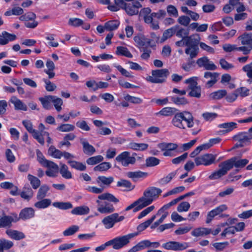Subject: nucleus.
Here are the masks:
<instances>
[{
    "mask_svg": "<svg viewBox=\"0 0 252 252\" xmlns=\"http://www.w3.org/2000/svg\"><path fill=\"white\" fill-rule=\"evenodd\" d=\"M189 128L193 127L195 124L199 125L198 120H193V117L192 114L188 111H183L181 112H176L171 121V124L175 127L180 129H186L185 124Z\"/></svg>",
    "mask_w": 252,
    "mask_h": 252,
    "instance_id": "1",
    "label": "nucleus"
},
{
    "mask_svg": "<svg viewBox=\"0 0 252 252\" xmlns=\"http://www.w3.org/2000/svg\"><path fill=\"white\" fill-rule=\"evenodd\" d=\"M98 199L96 200L97 204V211L101 214H110L115 211L113 205L107 202L102 204L100 200H106L110 202L117 203L119 200L114 195L108 192L104 193L99 195Z\"/></svg>",
    "mask_w": 252,
    "mask_h": 252,
    "instance_id": "2",
    "label": "nucleus"
},
{
    "mask_svg": "<svg viewBox=\"0 0 252 252\" xmlns=\"http://www.w3.org/2000/svg\"><path fill=\"white\" fill-rule=\"evenodd\" d=\"M162 190L159 188L151 187L147 188L143 192V196L139 198L141 204L139 208H144L151 204L158 197Z\"/></svg>",
    "mask_w": 252,
    "mask_h": 252,
    "instance_id": "3",
    "label": "nucleus"
},
{
    "mask_svg": "<svg viewBox=\"0 0 252 252\" xmlns=\"http://www.w3.org/2000/svg\"><path fill=\"white\" fill-rule=\"evenodd\" d=\"M200 37L198 34H195V36L192 40H189L187 42V48L185 49V53L189 56V58L193 59L195 58L199 53V42Z\"/></svg>",
    "mask_w": 252,
    "mask_h": 252,
    "instance_id": "4",
    "label": "nucleus"
},
{
    "mask_svg": "<svg viewBox=\"0 0 252 252\" xmlns=\"http://www.w3.org/2000/svg\"><path fill=\"white\" fill-rule=\"evenodd\" d=\"M137 235V233H130L123 236L116 237L108 242L110 246L112 245L114 249L119 250L128 244L130 239Z\"/></svg>",
    "mask_w": 252,
    "mask_h": 252,
    "instance_id": "5",
    "label": "nucleus"
},
{
    "mask_svg": "<svg viewBox=\"0 0 252 252\" xmlns=\"http://www.w3.org/2000/svg\"><path fill=\"white\" fill-rule=\"evenodd\" d=\"M169 74L167 69H157L152 71V76H149L147 80L153 83H162L165 82V78Z\"/></svg>",
    "mask_w": 252,
    "mask_h": 252,
    "instance_id": "6",
    "label": "nucleus"
},
{
    "mask_svg": "<svg viewBox=\"0 0 252 252\" xmlns=\"http://www.w3.org/2000/svg\"><path fill=\"white\" fill-rule=\"evenodd\" d=\"M125 219L124 216H120L118 213H114L104 217L101 222L104 227L109 229L113 227L116 223L123 221Z\"/></svg>",
    "mask_w": 252,
    "mask_h": 252,
    "instance_id": "7",
    "label": "nucleus"
},
{
    "mask_svg": "<svg viewBox=\"0 0 252 252\" xmlns=\"http://www.w3.org/2000/svg\"><path fill=\"white\" fill-rule=\"evenodd\" d=\"M216 157L217 155L206 154L195 158L194 161L196 166L200 165L208 166L215 162Z\"/></svg>",
    "mask_w": 252,
    "mask_h": 252,
    "instance_id": "8",
    "label": "nucleus"
},
{
    "mask_svg": "<svg viewBox=\"0 0 252 252\" xmlns=\"http://www.w3.org/2000/svg\"><path fill=\"white\" fill-rule=\"evenodd\" d=\"M162 248L167 250L180 251L187 249L189 246L186 242L180 243L177 241H169L162 245Z\"/></svg>",
    "mask_w": 252,
    "mask_h": 252,
    "instance_id": "9",
    "label": "nucleus"
},
{
    "mask_svg": "<svg viewBox=\"0 0 252 252\" xmlns=\"http://www.w3.org/2000/svg\"><path fill=\"white\" fill-rule=\"evenodd\" d=\"M13 215L15 217V221H17L20 219L25 220L33 218L35 215V211L32 207H27L20 211L19 217L16 214H13Z\"/></svg>",
    "mask_w": 252,
    "mask_h": 252,
    "instance_id": "10",
    "label": "nucleus"
},
{
    "mask_svg": "<svg viewBox=\"0 0 252 252\" xmlns=\"http://www.w3.org/2000/svg\"><path fill=\"white\" fill-rule=\"evenodd\" d=\"M220 169L213 172L209 176L210 180H217L226 175L230 169L226 163V161L220 163L219 165Z\"/></svg>",
    "mask_w": 252,
    "mask_h": 252,
    "instance_id": "11",
    "label": "nucleus"
},
{
    "mask_svg": "<svg viewBox=\"0 0 252 252\" xmlns=\"http://www.w3.org/2000/svg\"><path fill=\"white\" fill-rule=\"evenodd\" d=\"M116 160L124 166H127L129 164H133L136 161L135 158L130 157V153L126 151L119 155L116 158Z\"/></svg>",
    "mask_w": 252,
    "mask_h": 252,
    "instance_id": "12",
    "label": "nucleus"
},
{
    "mask_svg": "<svg viewBox=\"0 0 252 252\" xmlns=\"http://www.w3.org/2000/svg\"><path fill=\"white\" fill-rule=\"evenodd\" d=\"M225 161L230 170L233 167L237 168H243L247 164H248L249 162V160L246 158L240 159L236 157H233Z\"/></svg>",
    "mask_w": 252,
    "mask_h": 252,
    "instance_id": "13",
    "label": "nucleus"
},
{
    "mask_svg": "<svg viewBox=\"0 0 252 252\" xmlns=\"http://www.w3.org/2000/svg\"><path fill=\"white\" fill-rule=\"evenodd\" d=\"M142 7L141 3L137 1H133L126 3L124 9L126 12L129 16L136 15L139 13V9Z\"/></svg>",
    "mask_w": 252,
    "mask_h": 252,
    "instance_id": "14",
    "label": "nucleus"
},
{
    "mask_svg": "<svg viewBox=\"0 0 252 252\" xmlns=\"http://www.w3.org/2000/svg\"><path fill=\"white\" fill-rule=\"evenodd\" d=\"M196 64L199 67H203L206 70H215L217 66L210 61L208 57L204 56L197 60Z\"/></svg>",
    "mask_w": 252,
    "mask_h": 252,
    "instance_id": "15",
    "label": "nucleus"
},
{
    "mask_svg": "<svg viewBox=\"0 0 252 252\" xmlns=\"http://www.w3.org/2000/svg\"><path fill=\"white\" fill-rule=\"evenodd\" d=\"M233 139L235 141L242 143L244 145H248L251 143L252 134L249 132H241L234 135Z\"/></svg>",
    "mask_w": 252,
    "mask_h": 252,
    "instance_id": "16",
    "label": "nucleus"
},
{
    "mask_svg": "<svg viewBox=\"0 0 252 252\" xmlns=\"http://www.w3.org/2000/svg\"><path fill=\"white\" fill-rule=\"evenodd\" d=\"M27 22L25 23V26L28 28L34 29L36 28L38 23L35 21L36 14L32 12H28L25 13Z\"/></svg>",
    "mask_w": 252,
    "mask_h": 252,
    "instance_id": "17",
    "label": "nucleus"
},
{
    "mask_svg": "<svg viewBox=\"0 0 252 252\" xmlns=\"http://www.w3.org/2000/svg\"><path fill=\"white\" fill-rule=\"evenodd\" d=\"M10 102L14 105L15 110L23 111L28 110L27 105L15 96H12L11 97Z\"/></svg>",
    "mask_w": 252,
    "mask_h": 252,
    "instance_id": "18",
    "label": "nucleus"
},
{
    "mask_svg": "<svg viewBox=\"0 0 252 252\" xmlns=\"http://www.w3.org/2000/svg\"><path fill=\"white\" fill-rule=\"evenodd\" d=\"M114 179L112 176L106 177L104 176H99L96 179V182L100 187H110V185L114 182Z\"/></svg>",
    "mask_w": 252,
    "mask_h": 252,
    "instance_id": "19",
    "label": "nucleus"
},
{
    "mask_svg": "<svg viewBox=\"0 0 252 252\" xmlns=\"http://www.w3.org/2000/svg\"><path fill=\"white\" fill-rule=\"evenodd\" d=\"M80 141L83 146V151L85 154L91 156L95 152V148L89 143L86 139L80 138Z\"/></svg>",
    "mask_w": 252,
    "mask_h": 252,
    "instance_id": "20",
    "label": "nucleus"
},
{
    "mask_svg": "<svg viewBox=\"0 0 252 252\" xmlns=\"http://www.w3.org/2000/svg\"><path fill=\"white\" fill-rule=\"evenodd\" d=\"M16 39V36L14 34L10 33L6 31H3L0 34V45H4Z\"/></svg>",
    "mask_w": 252,
    "mask_h": 252,
    "instance_id": "21",
    "label": "nucleus"
},
{
    "mask_svg": "<svg viewBox=\"0 0 252 252\" xmlns=\"http://www.w3.org/2000/svg\"><path fill=\"white\" fill-rule=\"evenodd\" d=\"M134 41L137 45L141 47H143L146 45H149L151 47L154 46V45L151 44L152 40L147 38L144 35H138L134 37Z\"/></svg>",
    "mask_w": 252,
    "mask_h": 252,
    "instance_id": "22",
    "label": "nucleus"
},
{
    "mask_svg": "<svg viewBox=\"0 0 252 252\" xmlns=\"http://www.w3.org/2000/svg\"><path fill=\"white\" fill-rule=\"evenodd\" d=\"M34 192L29 185H26L21 192L20 196L24 200L29 201L33 196Z\"/></svg>",
    "mask_w": 252,
    "mask_h": 252,
    "instance_id": "23",
    "label": "nucleus"
},
{
    "mask_svg": "<svg viewBox=\"0 0 252 252\" xmlns=\"http://www.w3.org/2000/svg\"><path fill=\"white\" fill-rule=\"evenodd\" d=\"M152 243L149 240H143L140 241L136 245L129 250L128 252H137L141 250H144L147 248L151 247Z\"/></svg>",
    "mask_w": 252,
    "mask_h": 252,
    "instance_id": "24",
    "label": "nucleus"
},
{
    "mask_svg": "<svg viewBox=\"0 0 252 252\" xmlns=\"http://www.w3.org/2000/svg\"><path fill=\"white\" fill-rule=\"evenodd\" d=\"M219 74L216 72H205L204 74V77L206 79H210L207 82L206 85L208 87H211L213 86L217 81V78Z\"/></svg>",
    "mask_w": 252,
    "mask_h": 252,
    "instance_id": "25",
    "label": "nucleus"
},
{
    "mask_svg": "<svg viewBox=\"0 0 252 252\" xmlns=\"http://www.w3.org/2000/svg\"><path fill=\"white\" fill-rule=\"evenodd\" d=\"M243 45L251 47L252 48V33L245 32L238 37Z\"/></svg>",
    "mask_w": 252,
    "mask_h": 252,
    "instance_id": "26",
    "label": "nucleus"
},
{
    "mask_svg": "<svg viewBox=\"0 0 252 252\" xmlns=\"http://www.w3.org/2000/svg\"><path fill=\"white\" fill-rule=\"evenodd\" d=\"M179 28L178 25H175L169 29L166 30L163 33L161 38L160 42L162 43L166 41L167 39L172 37L176 32Z\"/></svg>",
    "mask_w": 252,
    "mask_h": 252,
    "instance_id": "27",
    "label": "nucleus"
},
{
    "mask_svg": "<svg viewBox=\"0 0 252 252\" xmlns=\"http://www.w3.org/2000/svg\"><path fill=\"white\" fill-rule=\"evenodd\" d=\"M12 222H15L13 214L12 216H4L0 218V228L10 227Z\"/></svg>",
    "mask_w": 252,
    "mask_h": 252,
    "instance_id": "28",
    "label": "nucleus"
},
{
    "mask_svg": "<svg viewBox=\"0 0 252 252\" xmlns=\"http://www.w3.org/2000/svg\"><path fill=\"white\" fill-rule=\"evenodd\" d=\"M237 124L231 122L228 123H224L218 125V127L220 128H223L224 130L222 131L223 133L229 132L234 129L237 128Z\"/></svg>",
    "mask_w": 252,
    "mask_h": 252,
    "instance_id": "29",
    "label": "nucleus"
},
{
    "mask_svg": "<svg viewBox=\"0 0 252 252\" xmlns=\"http://www.w3.org/2000/svg\"><path fill=\"white\" fill-rule=\"evenodd\" d=\"M178 110L173 107H166L162 108L160 111L158 112L156 115L164 117H169L174 115Z\"/></svg>",
    "mask_w": 252,
    "mask_h": 252,
    "instance_id": "30",
    "label": "nucleus"
},
{
    "mask_svg": "<svg viewBox=\"0 0 252 252\" xmlns=\"http://www.w3.org/2000/svg\"><path fill=\"white\" fill-rule=\"evenodd\" d=\"M6 233L12 239L16 240H20L25 238V235L23 232L17 230L8 229L6 231Z\"/></svg>",
    "mask_w": 252,
    "mask_h": 252,
    "instance_id": "31",
    "label": "nucleus"
},
{
    "mask_svg": "<svg viewBox=\"0 0 252 252\" xmlns=\"http://www.w3.org/2000/svg\"><path fill=\"white\" fill-rule=\"evenodd\" d=\"M60 168L59 171L63 178L66 179H70L72 178V174L71 172L68 170V166L63 163H60Z\"/></svg>",
    "mask_w": 252,
    "mask_h": 252,
    "instance_id": "32",
    "label": "nucleus"
},
{
    "mask_svg": "<svg viewBox=\"0 0 252 252\" xmlns=\"http://www.w3.org/2000/svg\"><path fill=\"white\" fill-rule=\"evenodd\" d=\"M151 12V9L149 7L142 8L140 11V16L143 17L145 23L152 22V16Z\"/></svg>",
    "mask_w": 252,
    "mask_h": 252,
    "instance_id": "33",
    "label": "nucleus"
},
{
    "mask_svg": "<svg viewBox=\"0 0 252 252\" xmlns=\"http://www.w3.org/2000/svg\"><path fill=\"white\" fill-rule=\"evenodd\" d=\"M89 208L87 206H81L74 208L71 211V213L75 215H85L89 214Z\"/></svg>",
    "mask_w": 252,
    "mask_h": 252,
    "instance_id": "34",
    "label": "nucleus"
},
{
    "mask_svg": "<svg viewBox=\"0 0 252 252\" xmlns=\"http://www.w3.org/2000/svg\"><path fill=\"white\" fill-rule=\"evenodd\" d=\"M211 232V229L204 227H199L194 229L191 232V235L195 237H199L208 235Z\"/></svg>",
    "mask_w": 252,
    "mask_h": 252,
    "instance_id": "35",
    "label": "nucleus"
},
{
    "mask_svg": "<svg viewBox=\"0 0 252 252\" xmlns=\"http://www.w3.org/2000/svg\"><path fill=\"white\" fill-rule=\"evenodd\" d=\"M67 163L71 168L77 170L83 171L86 169V166L85 164L76 160H69L67 161Z\"/></svg>",
    "mask_w": 252,
    "mask_h": 252,
    "instance_id": "36",
    "label": "nucleus"
},
{
    "mask_svg": "<svg viewBox=\"0 0 252 252\" xmlns=\"http://www.w3.org/2000/svg\"><path fill=\"white\" fill-rule=\"evenodd\" d=\"M52 95H46L43 97H40L39 100L44 109L49 110L52 107L50 103L52 102Z\"/></svg>",
    "mask_w": 252,
    "mask_h": 252,
    "instance_id": "37",
    "label": "nucleus"
},
{
    "mask_svg": "<svg viewBox=\"0 0 252 252\" xmlns=\"http://www.w3.org/2000/svg\"><path fill=\"white\" fill-rule=\"evenodd\" d=\"M158 147L161 150L173 151L176 150L178 145L173 143H161L158 144Z\"/></svg>",
    "mask_w": 252,
    "mask_h": 252,
    "instance_id": "38",
    "label": "nucleus"
},
{
    "mask_svg": "<svg viewBox=\"0 0 252 252\" xmlns=\"http://www.w3.org/2000/svg\"><path fill=\"white\" fill-rule=\"evenodd\" d=\"M147 173L142 172L141 171L128 172L127 173V177L129 178H131L133 181H136L138 178L145 177L147 176Z\"/></svg>",
    "mask_w": 252,
    "mask_h": 252,
    "instance_id": "39",
    "label": "nucleus"
},
{
    "mask_svg": "<svg viewBox=\"0 0 252 252\" xmlns=\"http://www.w3.org/2000/svg\"><path fill=\"white\" fill-rule=\"evenodd\" d=\"M49 190V187L46 185L41 186L38 190L36 195V198L38 200H40L44 198L46 196L47 193Z\"/></svg>",
    "mask_w": 252,
    "mask_h": 252,
    "instance_id": "40",
    "label": "nucleus"
},
{
    "mask_svg": "<svg viewBox=\"0 0 252 252\" xmlns=\"http://www.w3.org/2000/svg\"><path fill=\"white\" fill-rule=\"evenodd\" d=\"M116 53L118 55H122L129 58L133 57L131 53L128 51V49L123 46H118Z\"/></svg>",
    "mask_w": 252,
    "mask_h": 252,
    "instance_id": "41",
    "label": "nucleus"
},
{
    "mask_svg": "<svg viewBox=\"0 0 252 252\" xmlns=\"http://www.w3.org/2000/svg\"><path fill=\"white\" fill-rule=\"evenodd\" d=\"M36 202L34 206L38 209H45L49 207L51 204V200L50 199H42Z\"/></svg>",
    "mask_w": 252,
    "mask_h": 252,
    "instance_id": "42",
    "label": "nucleus"
},
{
    "mask_svg": "<svg viewBox=\"0 0 252 252\" xmlns=\"http://www.w3.org/2000/svg\"><path fill=\"white\" fill-rule=\"evenodd\" d=\"M177 172V170L171 172L166 176L161 178L158 181L159 184L161 185H164L169 183L172 179L175 177Z\"/></svg>",
    "mask_w": 252,
    "mask_h": 252,
    "instance_id": "43",
    "label": "nucleus"
},
{
    "mask_svg": "<svg viewBox=\"0 0 252 252\" xmlns=\"http://www.w3.org/2000/svg\"><path fill=\"white\" fill-rule=\"evenodd\" d=\"M63 153L61 151L57 149L54 146H51L48 149V153L52 157L60 159L63 156Z\"/></svg>",
    "mask_w": 252,
    "mask_h": 252,
    "instance_id": "44",
    "label": "nucleus"
},
{
    "mask_svg": "<svg viewBox=\"0 0 252 252\" xmlns=\"http://www.w3.org/2000/svg\"><path fill=\"white\" fill-rule=\"evenodd\" d=\"M28 179L33 189H37L40 187L41 184L40 181L35 176L29 174L28 175Z\"/></svg>",
    "mask_w": 252,
    "mask_h": 252,
    "instance_id": "45",
    "label": "nucleus"
},
{
    "mask_svg": "<svg viewBox=\"0 0 252 252\" xmlns=\"http://www.w3.org/2000/svg\"><path fill=\"white\" fill-rule=\"evenodd\" d=\"M120 22L117 20L109 21L105 23V28L108 31H112L118 29Z\"/></svg>",
    "mask_w": 252,
    "mask_h": 252,
    "instance_id": "46",
    "label": "nucleus"
},
{
    "mask_svg": "<svg viewBox=\"0 0 252 252\" xmlns=\"http://www.w3.org/2000/svg\"><path fill=\"white\" fill-rule=\"evenodd\" d=\"M24 13L23 9L20 7H14L11 10H8L4 13V15L9 16L13 15H21Z\"/></svg>",
    "mask_w": 252,
    "mask_h": 252,
    "instance_id": "47",
    "label": "nucleus"
},
{
    "mask_svg": "<svg viewBox=\"0 0 252 252\" xmlns=\"http://www.w3.org/2000/svg\"><path fill=\"white\" fill-rule=\"evenodd\" d=\"M227 92L225 90H220L217 91L213 92L210 95V97L212 99H220L225 96Z\"/></svg>",
    "mask_w": 252,
    "mask_h": 252,
    "instance_id": "48",
    "label": "nucleus"
},
{
    "mask_svg": "<svg viewBox=\"0 0 252 252\" xmlns=\"http://www.w3.org/2000/svg\"><path fill=\"white\" fill-rule=\"evenodd\" d=\"M111 167V164L108 162H103L98 165L95 166L94 168L95 171H106Z\"/></svg>",
    "mask_w": 252,
    "mask_h": 252,
    "instance_id": "49",
    "label": "nucleus"
},
{
    "mask_svg": "<svg viewBox=\"0 0 252 252\" xmlns=\"http://www.w3.org/2000/svg\"><path fill=\"white\" fill-rule=\"evenodd\" d=\"M53 98L52 99V102L53 103L56 110L57 112H60L62 109V105L63 104V100L59 97L56 96L52 95Z\"/></svg>",
    "mask_w": 252,
    "mask_h": 252,
    "instance_id": "50",
    "label": "nucleus"
},
{
    "mask_svg": "<svg viewBox=\"0 0 252 252\" xmlns=\"http://www.w3.org/2000/svg\"><path fill=\"white\" fill-rule=\"evenodd\" d=\"M53 205L55 207L62 210H67L73 207L72 204L69 202H55L53 203Z\"/></svg>",
    "mask_w": 252,
    "mask_h": 252,
    "instance_id": "51",
    "label": "nucleus"
},
{
    "mask_svg": "<svg viewBox=\"0 0 252 252\" xmlns=\"http://www.w3.org/2000/svg\"><path fill=\"white\" fill-rule=\"evenodd\" d=\"M156 218V215L153 216L150 219L140 224L137 228L138 231H142L147 228Z\"/></svg>",
    "mask_w": 252,
    "mask_h": 252,
    "instance_id": "52",
    "label": "nucleus"
},
{
    "mask_svg": "<svg viewBox=\"0 0 252 252\" xmlns=\"http://www.w3.org/2000/svg\"><path fill=\"white\" fill-rule=\"evenodd\" d=\"M75 126L69 124H63L59 126L57 129L61 132H70L74 130Z\"/></svg>",
    "mask_w": 252,
    "mask_h": 252,
    "instance_id": "53",
    "label": "nucleus"
},
{
    "mask_svg": "<svg viewBox=\"0 0 252 252\" xmlns=\"http://www.w3.org/2000/svg\"><path fill=\"white\" fill-rule=\"evenodd\" d=\"M79 227L78 225H74L70 226L65 229L63 233V236H69L74 234L79 230Z\"/></svg>",
    "mask_w": 252,
    "mask_h": 252,
    "instance_id": "54",
    "label": "nucleus"
},
{
    "mask_svg": "<svg viewBox=\"0 0 252 252\" xmlns=\"http://www.w3.org/2000/svg\"><path fill=\"white\" fill-rule=\"evenodd\" d=\"M103 157L101 155L91 157L87 159V163L89 165H94L101 162Z\"/></svg>",
    "mask_w": 252,
    "mask_h": 252,
    "instance_id": "55",
    "label": "nucleus"
},
{
    "mask_svg": "<svg viewBox=\"0 0 252 252\" xmlns=\"http://www.w3.org/2000/svg\"><path fill=\"white\" fill-rule=\"evenodd\" d=\"M160 160L154 157H149L146 159V165L147 167L155 166L159 164Z\"/></svg>",
    "mask_w": 252,
    "mask_h": 252,
    "instance_id": "56",
    "label": "nucleus"
},
{
    "mask_svg": "<svg viewBox=\"0 0 252 252\" xmlns=\"http://www.w3.org/2000/svg\"><path fill=\"white\" fill-rule=\"evenodd\" d=\"M124 99L126 101H129L130 102L135 104H141L143 102V100L141 98L133 96L128 94L124 96Z\"/></svg>",
    "mask_w": 252,
    "mask_h": 252,
    "instance_id": "57",
    "label": "nucleus"
},
{
    "mask_svg": "<svg viewBox=\"0 0 252 252\" xmlns=\"http://www.w3.org/2000/svg\"><path fill=\"white\" fill-rule=\"evenodd\" d=\"M176 35L182 38H186V37H189V31L188 29H185L183 28H178L176 31Z\"/></svg>",
    "mask_w": 252,
    "mask_h": 252,
    "instance_id": "58",
    "label": "nucleus"
},
{
    "mask_svg": "<svg viewBox=\"0 0 252 252\" xmlns=\"http://www.w3.org/2000/svg\"><path fill=\"white\" fill-rule=\"evenodd\" d=\"M241 178V175H235V173L231 172L227 176L225 181L227 183H232L239 180Z\"/></svg>",
    "mask_w": 252,
    "mask_h": 252,
    "instance_id": "59",
    "label": "nucleus"
},
{
    "mask_svg": "<svg viewBox=\"0 0 252 252\" xmlns=\"http://www.w3.org/2000/svg\"><path fill=\"white\" fill-rule=\"evenodd\" d=\"M86 189L90 192L95 194H101L104 191V187H100L98 188L95 186H88Z\"/></svg>",
    "mask_w": 252,
    "mask_h": 252,
    "instance_id": "60",
    "label": "nucleus"
},
{
    "mask_svg": "<svg viewBox=\"0 0 252 252\" xmlns=\"http://www.w3.org/2000/svg\"><path fill=\"white\" fill-rule=\"evenodd\" d=\"M117 186L119 187H124L129 189L131 190L134 189V186L132 187L131 183L127 180L121 179L117 182Z\"/></svg>",
    "mask_w": 252,
    "mask_h": 252,
    "instance_id": "61",
    "label": "nucleus"
},
{
    "mask_svg": "<svg viewBox=\"0 0 252 252\" xmlns=\"http://www.w3.org/2000/svg\"><path fill=\"white\" fill-rule=\"evenodd\" d=\"M242 70L246 72L247 77L251 80L250 82L252 83V62L244 65L242 68Z\"/></svg>",
    "mask_w": 252,
    "mask_h": 252,
    "instance_id": "62",
    "label": "nucleus"
},
{
    "mask_svg": "<svg viewBox=\"0 0 252 252\" xmlns=\"http://www.w3.org/2000/svg\"><path fill=\"white\" fill-rule=\"evenodd\" d=\"M172 101L176 105H184L188 103L187 99L184 97L173 96L171 98Z\"/></svg>",
    "mask_w": 252,
    "mask_h": 252,
    "instance_id": "63",
    "label": "nucleus"
},
{
    "mask_svg": "<svg viewBox=\"0 0 252 252\" xmlns=\"http://www.w3.org/2000/svg\"><path fill=\"white\" fill-rule=\"evenodd\" d=\"M33 137L36 139L41 145H44L45 143L44 138L43 137V132H40L36 130L32 134Z\"/></svg>",
    "mask_w": 252,
    "mask_h": 252,
    "instance_id": "64",
    "label": "nucleus"
}]
</instances>
